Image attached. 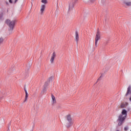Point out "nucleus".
Returning a JSON list of instances; mask_svg holds the SVG:
<instances>
[{"mask_svg": "<svg viewBox=\"0 0 131 131\" xmlns=\"http://www.w3.org/2000/svg\"><path fill=\"white\" fill-rule=\"evenodd\" d=\"M45 11H46V5L42 4L40 7V14L42 15L45 12Z\"/></svg>", "mask_w": 131, "mask_h": 131, "instance_id": "5", "label": "nucleus"}, {"mask_svg": "<svg viewBox=\"0 0 131 131\" xmlns=\"http://www.w3.org/2000/svg\"><path fill=\"white\" fill-rule=\"evenodd\" d=\"M128 95H130L131 96V90L130 87H128L127 89V91L126 94V96H127Z\"/></svg>", "mask_w": 131, "mask_h": 131, "instance_id": "11", "label": "nucleus"}, {"mask_svg": "<svg viewBox=\"0 0 131 131\" xmlns=\"http://www.w3.org/2000/svg\"><path fill=\"white\" fill-rule=\"evenodd\" d=\"M6 5H9V3L6 2Z\"/></svg>", "mask_w": 131, "mask_h": 131, "instance_id": "24", "label": "nucleus"}, {"mask_svg": "<svg viewBox=\"0 0 131 131\" xmlns=\"http://www.w3.org/2000/svg\"><path fill=\"white\" fill-rule=\"evenodd\" d=\"M17 1H18V0H15V4H16V3H17Z\"/></svg>", "mask_w": 131, "mask_h": 131, "instance_id": "22", "label": "nucleus"}, {"mask_svg": "<svg viewBox=\"0 0 131 131\" xmlns=\"http://www.w3.org/2000/svg\"><path fill=\"white\" fill-rule=\"evenodd\" d=\"M55 58H56V53L55 52H53L50 58V62L51 63V64H53L55 61Z\"/></svg>", "mask_w": 131, "mask_h": 131, "instance_id": "8", "label": "nucleus"}, {"mask_svg": "<svg viewBox=\"0 0 131 131\" xmlns=\"http://www.w3.org/2000/svg\"><path fill=\"white\" fill-rule=\"evenodd\" d=\"M51 102L52 105H55V104H56L57 103V100H56V98L53 94L51 95Z\"/></svg>", "mask_w": 131, "mask_h": 131, "instance_id": "7", "label": "nucleus"}, {"mask_svg": "<svg viewBox=\"0 0 131 131\" xmlns=\"http://www.w3.org/2000/svg\"><path fill=\"white\" fill-rule=\"evenodd\" d=\"M5 23L9 26V31H13L14 27H15V24H16V20H11L10 19H6Z\"/></svg>", "mask_w": 131, "mask_h": 131, "instance_id": "2", "label": "nucleus"}, {"mask_svg": "<svg viewBox=\"0 0 131 131\" xmlns=\"http://www.w3.org/2000/svg\"><path fill=\"white\" fill-rule=\"evenodd\" d=\"M52 79H54V77H53V76H51V77H49V81H52Z\"/></svg>", "mask_w": 131, "mask_h": 131, "instance_id": "17", "label": "nucleus"}, {"mask_svg": "<svg viewBox=\"0 0 131 131\" xmlns=\"http://www.w3.org/2000/svg\"><path fill=\"white\" fill-rule=\"evenodd\" d=\"M129 101L131 102V97L129 98Z\"/></svg>", "mask_w": 131, "mask_h": 131, "instance_id": "23", "label": "nucleus"}, {"mask_svg": "<svg viewBox=\"0 0 131 131\" xmlns=\"http://www.w3.org/2000/svg\"><path fill=\"white\" fill-rule=\"evenodd\" d=\"M128 129V127H124V130L126 131Z\"/></svg>", "mask_w": 131, "mask_h": 131, "instance_id": "19", "label": "nucleus"}, {"mask_svg": "<svg viewBox=\"0 0 131 131\" xmlns=\"http://www.w3.org/2000/svg\"><path fill=\"white\" fill-rule=\"evenodd\" d=\"M9 3H10V4H12L13 2L12 1V0H9Z\"/></svg>", "mask_w": 131, "mask_h": 131, "instance_id": "21", "label": "nucleus"}, {"mask_svg": "<svg viewBox=\"0 0 131 131\" xmlns=\"http://www.w3.org/2000/svg\"><path fill=\"white\" fill-rule=\"evenodd\" d=\"M126 116H127V111L125 110V109L122 110L121 114L118 116L117 120L118 125L119 126H120V125L124 122V120H125Z\"/></svg>", "mask_w": 131, "mask_h": 131, "instance_id": "1", "label": "nucleus"}, {"mask_svg": "<svg viewBox=\"0 0 131 131\" xmlns=\"http://www.w3.org/2000/svg\"><path fill=\"white\" fill-rule=\"evenodd\" d=\"M74 9V3L73 2H70L69 4V11L72 12Z\"/></svg>", "mask_w": 131, "mask_h": 131, "instance_id": "6", "label": "nucleus"}, {"mask_svg": "<svg viewBox=\"0 0 131 131\" xmlns=\"http://www.w3.org/2000/svg\"><path fill=\"white\" fill-rule=\"evenodd\" d=\"M116 131H119V130H117Z\"/></svg>", "mask_w": 131, "mask_h": 131, "instance_id": "25", "label": "nucleus"}, {"mask_svg": "<svg viewBox=\"0 0 131 131\" xmlns=\"http://www.w3.org/2000/svg\"><path fill=\"white\" fill-rule=\"evenodd\" d=\"M125 4L126 6H131V2H125Z\"/></svg>", "mask_w": 131, "mask_h": 131, "instance_id": "16", "label": "nucleus"}, {"mask_svg": "<svg viewBox=\"0 0 131 131\" xmlns=\"http://www.w3.org/2000/svg\"><path fill=\"white\" fill-rule=\"evenodd\" d=\"M46 92H47V89H46V88H44V89L42 90V91H41V96H43V95H45Z\"/></svg>", "mask_w": 131, "mask_h": 131, "instance_id": "12", "label": "nucleus"}, {"mask_svg": "<svg viewBox=\"0 0 131 131\" xmlns=\"http://www.w3.org/2000/svg\"><path fill=\"white\" fill-rule=\"evenodd\" d=\"M67 121L66 122V126L67 128H70L71 126L73 125V120H72V118L71 115H68L66 117Z\"/></svg>", "mask_w": 131, "mask_h": 131, "instance_id": "3", "label": "nucleus"}, {"mask_svg": "<svg viewBox=\"0 0 131 131\" xmlns=\"http://www.w3.org/2000/svg\"><path fill=\"white\" fill-rule=\"evenodd\" d=\"M101 40V33L98 31L95 35V47L97 48L98 47V42H99V40Z\"/></svg>", "mask_w": 131, "mask_h": 131, "instance_id": "4", "label": "nucleus"}, {"mask_svg": "<svg viewBox=\"0 0 131 131\" xmlns=\"http://www.w3.org/2000/svg\"><path fill=\"white\" fill-rule=\"evenodd\" d=\"M4 42V38L3 37H0V45H2Z\"/></svg>", "mask_w": 131, "mask_h": 131, "instance_id": "15", "label": "nucleus"}, {"mask_svg": "<svg viewBox=\"0 0 131 131\" xmlns=\"http://www.w3.org/2000/svg\"><path fill=\"white\" fill-rule=\"evenodd\" d=\"M3 16H4V14L3 13H1L0 14V19H2V18H3Z\"/></svg>", "mask_w": 131, "mask_h": 131, "instance_id": "18", "label": "nucleus"}, {"mask_svg": "<svg viewBox=\"0 0 131 131\" xmlns=\"http://www.w3.org/2000/svg\"><path fill=\"white\" fill-rule=\"evenodd\" d=\"M95 1H96V0H89V2H90V3H94V2H95Z\"/></svg>", "mask_w": 131, "mask_h": 131, "instance_id": "20", "label": "nucleus"}, {"mask_svg": "<svg viewBox=\"0 0 131 131\" xmlns=\"http://www.w3.org/2000/svg\"><path fill=\"white\" fill-rule=\"evenodd\" d=\"M41 2L43 4V5H47V4H48V0H41Z\"/></svg>", "mask_w": 131, "mask_h": 131, "instance_id": "14", "label": "nucleus"}, {"mask_svg": "<svg viewBox=\"0 0 131 131\" xmlns=\"http://www.w3.org/2000/svg\"><path fill=\"white\" fill-rule=\"evenodd\" d=\"M25 91L26 94L25 100L26 101V100H27V98H28V93H27V91H26V90H25Z\"/></svg>", "mask_w": 131, "mask_h": 131, "instance_id": "13", "label": "nucleus"}, {"mask_svg": "<svg viewBox=\"0 0 131 131\" xmlns=\"http://www.w3.org/2000/svg\"><path fill=\"white\" fill-rule=\"evenodd\" d=\"M128 105V103H127V102H123L120 105L119 108H125V107H126V106H127Z\"/></svg>", "mask_w": 131, "mask_h": 131, "instance_id": "10", "label": "nucleus"}, {"mask_svg": "<svg viewBox=\"0 0 131 131\" xmlns=\"http://www.w3.org/2000/svg\"><path fill=\"white\" fill-rule=\"evenodd\" d=\"M75 40L77 43H78V41L79 40V35L78 34V32L77 31L75 32Z\"/></svg>", "mask_w": 131, "mask_h": 131, "instance_id": "9", "label": "nucleus"}]
</instances>
